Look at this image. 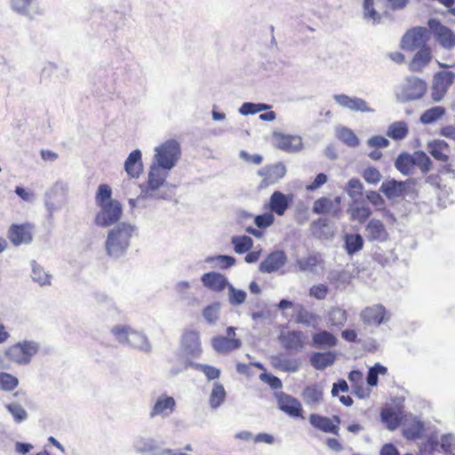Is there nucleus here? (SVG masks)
I'll list each match as a JSON object with an SVG mask.
<instances>
[{
  "mask_svg": "<svg viewBox=\"0 0 455 455\" xmlns=\"http://www.w3.org/2000/svg\"><path fill=\"white\" fill-rule=\"evenodd\" d=\"M32 274L31 277L34 282L39 283L41 286L51 284V276L44 271V269L38 265L36 261H32Z\"/></svg>",
  "mask_w": 455,
  "mask_h": 455,
  "instance_id": "45",
  "label": "nucleus"
},
{
  "mask_svg": "<svg viewBox=\"0 0 455 455\" xmlns=\"http://www.w3.org/2000/svg\"><path fill=\"white\" fill-rule=\"evenodd\" d=\"M275 367L285 372H297L299 369V363L295 359L275 357Z\"/></svg>",
  "mask_w": 455,
  "mask_h": 455,
  "instance_id": "49",
  "label": "nucleus"
},
{
  "mask_svg": "<svg viewBox=\"0 0 455 455\" xmlns=\"http://www.w3.org/2000/svg\"><path fill=\"white\" fill-rule=\"evenodd\" d=\"M313 343L318 347H331L337 344L336 337L327 331H322L313 335Z\"/></svg>",
  "mask_w": 455,
  "mask_h": 455,
  "instance_id": "42",
  "label": "nucleus"
},
{
  "mask_svg": "<svg viewBox=\"0 0 455 455\" xmlns=\"http://www.w3.org/2000/svg\"><path fill=\"white\" fill-rule=\"evenodd\" d=\"M312 210L316 214L330 213L334 218H339L340 213V208H335L334 202L327 197L315 200Z\"/></svg>",
  "mask_w": 455,
  "mask_h": 455,
  "instance_id": "33",
  "label": "nucleus"
},
{
  "mask_svg": "<svg viewBox=\"0 0 455 455\" xmlns=\"http://www.w3.org/2000/svg\"><path fill=\"white\" fill-rule=\"evenodd\" d=\"M455 74L452 71L442 70L433 79L432 97L435 100H441L453 84Z\"/></svg>",
  "mask_w": 455,
  "mask_h": 455,
  "instance_id": "13",
  "label": "nucleus"
},
{
  "mask_svg": "<svg viewBox=\"0 0 455 455\" xmlns=\"http://www.w3.org/2000/svg\"><path fill=\"white\" fill-rule=\"evenodd\" d=\"M212 346L218 354H228L242 346V340L234 337L216 336L212 339Z\"/></svg>",
  "mask_w": 455,
  "mask_h": 455,
  "instance_id": "23",
  "label": "nucleus"
},
{
  "mask_svg": "<svg viewBox=\"0 0 455 455\" xmlns=\"http://www.w3.org/2000/svg\"><path fill=\"white\" fill-rule=\"evenodd\" d=\"M231 243L234 246L235 251L238 254H242L247 252L252 247L253 241L247 235L233 236Z\"/></svg>",
  "mask_w": 455,
  "mask_h": 455,
  "instance_id": "47",
  "label": "nucleus"
},
{
  "mask_svg": "<svg viewBox=\"0 0 455 455\" xmlns=\"http://www.w3.org/2000/svg\"><path fill=\"white\" fill-rule=\"evenodd\" d=\"M272 144L275 148L290 154L298 153L303 148L300 136L285 134L281 132H273Z\"/></svg>",
  "mask_w": 455,
  "mask_h": 455,
  "instance_id": "9",
  "label": "nucleus"
},
{
  "mask_svg": "<svg viewBox=\"0 0 455 455\" xmlns=\"http://www.w3.org/2000/svg\"><path fill=\"white\" fill-rule=\"evenodd\" d=\"M292 200L291 196L275 191L269 199V209L278 216H283Z\"/></svg>",
  "mask_w": 455,
  "mask_h": 455,
  "instance_id": "29",
  "label": "nucleus"
},
{
  "mask_svg": "<svg viewBox=\"0 0 455 455\" xmlns=\"http://www.w3.org/2000/svg\"><path fill=\"white\" fill-rule=\"evenodd\" d=\"M310 230L314 236L317 238H329L332 235L330 227V221L324 218H319L310 225Z\"/></svg>",
  "mask_w": 455,
  "mask_h": 455,
  "instance_id": "34",
  "label": "nucleus"
},
{
  "mask_svg": "<svg viewBox=\"0 0 455 455\" xmlns=\"http://www.w3.org/2000/svg\"><path fill=\"white\" fill-rule=\"evenodd\" d=\"M287 262V256L283 251H275L267 256L260 263L259 271L262 273H273L278 271Z\"/></svg>",
  "mask_w": 455,
  "mask_h": 455,
  "instance_id": "20",
  "label": "nucleus"
},
{
  "mask_svg": "<svg viewBox=\"0 0 455 455\" xmlns=\"http://www.w3.org/2000/svg\"><path fill=\"white\" fill-rule=\"evenodd\" d=\"M387 373V368L380 364L379 363H375L371 367L367 373L366 381L371 387H375L378 384V376L386 375Z\"/></svg>",
  "mask_w": 455,
  "mask_h": 455,
  "instance_id": "50",
  "label": "nucleus"
},
{
  "mask_svg": "<svg viewBox=\"0 0 455 455\" xmlns=\"http://www.w3.org/2000/svg\"><path fill=\"white\" fill-rule=\"evenodd\" d=\"M440 448L445 454H452L455 450V439L451 435L443 436Z\"/></svg>",
  "mask_w": 455,
  "mask_h": 455,
  "instance_id": "64",
  "label": "nucleus"
},
{
  "mask_svg": "<svg viewBox=\"0 0 455 455\" xmlns=\"http://www.w3.org/2000/svg\"><path fill=\"white\" fill-rule=\"evenodd\" d=\"M98 207L100 211L94 218V224L96 226L100 228L110 227L121 219L123 208L119 202H111Z\"/></svg>",
  "mask_w": 455,
  "mask_h": 455,
  "instance_id": "8",
  "label": "nucleus"
},
{
  "mask_svg": "<svg viewBox=\"0 0 455 455\" xmlns=\"http://www.w3.org/2000/svg\"><path fill=\"white\" fill-rule=\"evenodd\" d=\"M33 226L26 224H12L8 230L9 240L15 246L30 243L33 240Z\"/></svg>",
  "mask_w": 455,
  "mask_h": 455,
  "instance_id": "14",
  "label": "nucleus"
},
{
  "mask_svg": "<svg viewBox=\"0 0 455 455\" xmlns=\"http://www.w3.org/2000/svg\"><path fill=\"white\" fill-rule=\"evenodd\" d=\"M205 262L222 268H228L235 265V259L228 255L209 256L205 259Z\"/></svg>",
  "mask_w": 455,
  "mask_h": 455,
  "instance_id": "52",
  "label": "nucleus"
},
{
  "mask_svg": "<svg viewBox=\"0 0 455 455\" xmlns=\"http://www.w3.org/2000/svg\"><path fill=\"white\" fill-rule=\"evenodd\" d=\"M350 215V220L359 223L365 222L371 215V210L366 206L363 202L354 200L347 209Z\"/></svg>",
  "mask_w": 455,
  "mask_h": 455,
  "instance_id": "32",
  "label": "nucleus"
},
{
  "mask_svg": "<svg viewBox=\"0 0 455 455\" xmlns=\"http://www.w3.org/2000/svg\"><path fill=\"white\" fill-rule=\"evenodd\" d=\"M279 339L286 349L299 351L305 346L306 336L300 331H282Z\"/></svg>",
  "mask_w": 455,
  "mask_h": 455,
  "instance_id": "21",
  "label": "nucleus"
},
{
  "mask_svg": "<svg viewBox=\"0 0 455 455\" xmlns=\"http://www.w3.org/2000/svg\"><path fill=\"white\" fill-rule=\"evenodd\" d=\"M395 167L403 175L413 173L416 168H419L424 173L427 172V156L423 151L402 153L397 156Z\"/></svg>",
  "mask_w": 455,
  "mask_h": 455,
  "instance_id": "6",
  "label": "nucleus"
},
{
  "mask_svg": "<svg viewBox=\"0 0 455 455\" xmlns=\"http://www.w3.org/2000/svg\"><path fill=\"white\" fill-rule=\"evenodd\" d=\"M40 344L35 340L24 339L9 346L4 350L5 357L18 365H28L39 352Z\"/></svg>",
  "mask_w": 455,
  "mask_h": 455,
  "instance_id": "3",
  "label": "nucleus"
},
{
  "mask_svg": "<svg viewBox=\"0 0 455 455\" xmlns=\"http://www.w3.org/2000/svg\"><path fill=\"white\" fill-rule=\"evenodd\" d=\"M204 286L214 291H221L230 284L227 277L217 272H208L201 276Z\"/></svg>",
  "mask_w": 455,
  "mask_h": 455,
  "instance_id": "26",
  "label": "nucleus"
},
{
  "mask_svg": "<svg viewBox=\"0 0 455 455\" xmlns=\"http://www.w3.org/2000/svg\"><path fill=\"white\" fill-rule=\"evenodd\" d=\"M111 202H117L112 199V190L107 184H101L99 186L95 196V203L97 206L108 204Z\"/></svg>",
  "mask_w": 455,
  "mask_h": 455,
  "instance_id": "48",
  "label": "nucleus"
},
{
  "mask_svg": "<svg viewBox=\"0 0 455 455\" xmlns=\"http://www.w3.org/2000/svg\"><path fill=\"white\" fill-rule=\"evenodd\" d=\"M220 303L214 302L203 310V316L210 324H215L220 317Z\"/></svg>",
  "mask_w": 455,
  "mask_h": 455,
  "instance_id": "54",
  "label": "nucleus"
},
{
  "mask_svg": "<svg viewBox=\"0 0 455 455\" xmlns=\"http://www.w3.org/2000/svg\"><path fill=\"white\" fill-rule=\"evenodd\" d=\"M363 186L358 179H351L347 185L346 191L347 195L356 200L357 196H361L363 194Z\"/></svg>",
  "mask_w": 455,
  "mask_h": 455,
  "instance_id": "59",
  "label": "nucleus"
},
{
  "mask_svg": "<svg viewBox=\"0 0 455 455\" xmlns=\"http://www.w3.org/2000/svg\"><path fill=\"white\" fill-rule=\"evenodd\" d=\"M364 235L370 242L383 243L387 240L388 233L383 222L377 219L371 220L364 229Z\"/></svg>",
  "mask_w": 455,
  "mask_h": 455,
  "instance_id": "18",
  "label": "nucleus"
},
{
  "mask_svg": "<svg viewBox=\"0 0 455 455\" xmlns=\"http://www.w3.org/2000/svg\"><path fill=\"white\" fill-rule=\"evenodd\" d=\"M182 346L185 352L194 357L201 354L200 335L197 331H188L183 335Z\"/></svg>",
  "mask_w": 455,
  "mask_h": 455,
  "instance_id": "30",
  "label": "nucleus"
},
{
  "mask_svg": "<svg viewBox=\"0 0 455 455\" xmlns=\"http://www.w3.org/2000/svg\"><path fill=\"white\" fill-rule=\"evenodd\" d=\"M427 66V50L416 52L411 61L410 62V69L413 72H421Z\"/></svg>",
  "mask_w": 455,
  "mask_h": 455,
  "instance_id": "53",
  "label": "nucleus"
},
{
  "mask_svg": "<svg viewBox=\"0 0 455 455\" xmlns=\"http://www.w3.org/2000/svg\"><path fill=\"white\" fill-rule=\"evenodd\" d=\"M401 48L411 52L427 50V28L415 27L409 29L401 39Z\"/></svg>",
  "mask_w": 455,
  "mask_h": 455,
  "instance_id": "7",
  "label": "nucleus"
},
{
  "mask_svg": "<svg viewBox=\"0 0 455 455\" xmlns=\"http://www.w3.org/2000/svg\"><path fill=\"white\" fill-rule=\"evenodd\" d=\"M135 229V226L125 222L119 223L111 228L105 242L107 254L112 258L123 256L130 246Z\"/></svg>",
  "mask_w": 455,
  "mask_h": 455,
  "instance_id": "2",
  "label": "nucleus"
},
{
  "mask_svg": "<svg viewBox=\"0 0 455 455\" xmlns=\"http://www.w3.org/2000/svg\"><path fill=\"white\" fill-rule=\"evenodd\" d=\"M336 136L349 148H356L360 144V140L357 136L347 127H338L336 129Z\"/></svg>",
  "mask_w": 455,
  "mask_h": 455,
  "instance_id": "40",
  "label": "nucleus"
},
{
  "mask_svg": "<svg viewBox=\"0 0 455 455\" xmlns=\"http://www.w3.org/2000/svg\"><path fill=\"white\" fill-rule=\"evenodd\" d=\"M388 318L386 308L380 304L367 307L360 313V319L369 326H379Z\"/></svg>",
  "mask_w": 455,
  "mask_h": 455,
  "instance_id": "16",
  "label": "nucleus"
},
{
  "mask_svg": "<svg viewBox=\"0 0 455 455\" xmlns=\"http://www.w3.org/2000/svg\"><path fill=\"white\" fill-rule=\"evenodd\" d=\"M363 179L370 184H377L380 181L382 175L379 170L374 167H368L363 174Z\"/></svg>",
  "mask_w": 455,
  "mask_h": 455,
  "instance_id": "62",
  "label": "nucleus"
},
{
  "mask_svg": "<svg viewBox=\"0 0 455 455\" xmlns=\"http://www.w3.org/2000/svg\"><path fill=\"white\" fill-rule=\"evenodd\" d=\"M381 419L390 430L395 429L402 421L401 413L390 408L382 411Z\"/></svg>",
  "mask_w": 455,
  "mask_h": 455,
  "instance_id": "41",
  "label": "nucleus"
},
{
  "mask_svg": "<svg viewBox=\"0 0 455 455\" xmlns=\"http://www.w3.org/2000/svg\"><path fill=\"white\" fill-rule=\"evenodd\" d=\"M18 384L19 380L16 377L6 372L0 373V387L2 389L10 391L14 389Z\"/></svg>",
  "mask_w": 455,
  "mask_h": 455,
  "instance_id": "60",
  "label": "nucleus"
},
{
  "mask_svg": "<svg viewBox=\"0 0 455 455\" xmlns=\"http://www.w3.org/2000/svg\"><path fill=\"white\" fill-rule=\"evenodd\" d=\"M11 5L15 12L29 19L43 13L40 0H11Z\"/></svg>",
  "mask_w": 455,
  "mask_h": 455,
  "instance_id": "17",
  "label": "nucleus"
},
{
  "mask_svg": "<svg viewBox=\"0 0 455 455\" xmlns=\"http://www.w3.org/2000/svg\"><path fill=\"white\" fill-rule=\"evenodd\" d=\"M409 128L404 121L392 123L387 130V136L394 140H402L407 137Z\"/></svg>",
  "mask_w": 455,
  "mask_h": 455,
  "instance_id": "39",
  "label": "nucleus"
},
{
  "mask_svg": "<svg viewBox=\"0 0 455 455\" xmlns=\"http://www.w3.org/2000/svg\"><path fill=\"white\" fill-rule=\"evenodd\" d=\"M408 184L406 181H397L395 180H388L384 181L379 188L388 199H395L403 196L407 190Z\"/></svg>",
  "mask_w": 455,
  "mask_h": 455,
  "instance_id": "27",
  "label": "nucleus"
},
{
  "mask_svg": "<svg viewBox=\"0 0 455 455\" xmlns=\"http://www.w3.org/2000/svg\"><path fill=\"white\" fill-rule=\"evenodd\" d=\"M309 422L314 427L322 432L336 435H339V427L334 425L332 420L328 417L313 413L309 416Z\"/></svg>",
  "mask_w": 455,
  "mask_h": 455,
  "instance_id": "31",
  "label": "nucleus"
},
{
  "mask_svg": "<svg viewBox=\"0 0 455 455\" xmlns=\"http://www.w3.org/2000/svg\"><path fill=\"white\" fill-rule=\"evenodd\" d=\"M225 397L226 391L223 385L219 382L213 383L209 400L210 406L212 409H217L224 402Z\"/></svg>",
  "mask_w": 455,
  "mask_h": 455,
  "instance_id": "43",
  "label": "nucleus"
},
{
  "mask_svg": "<svg viewBox=\"0 0 455 455\" xmlns=\"http://www.w3.org/2000/svg\"><path fill=\"white\" fill-rule=\"evenodd\" d=\"M296 265L299 271L314 275L320 274L324 267L323 261L321 257L315 253L298 259L296 260Z\"/></svg>",
  "mask_w": 455,
  "mask_h": 455,
  "instance_id": "22",
  "label": "nucleus"
},
{
  "mask_svg": "<svg viewBox=\"0 0 455 455\" xmlns=\"http://www.w3.org/2000/svg\"><path fill=\"white\" fill-rule=\"evenodd\" d=\"M274 215L267 212L256 216L254 219V223L259 228H267L274 223Z\"/></svg>",
  "mask_w": 455,
  "mask_h": 455,
  "instance_id": "63",
  "label": "nucleus"
},
{
  "mask_svg": "<svg viewBox=\"0 0 455 455\" xmlns=\"http://www.w3.org/2000/svg\"><path fill=\"white\" fill-rule=\"evenodd\" d=\"M177 403L172 396L162 394L157 396L152 404L149 411V418L167 419L175 411Z\"/></svg>",
  "mask_w": 455,
  "mask_h": 455,
  "instance_id": "12",
  "label": "nucleus"
},
{
  "mask_svg": "<svg viewBox=\"0 0 455 455\" xmlns=\"http://www.w3.org/2000/svg\"><path fill=\"white\" fill-rule=\"evenodd\" d=\"M142 154L140 149H135L130 153L124 162V170L131 178H139L143 171Z\"/></svg>",
  "mask_w": 455,
  "mask_h": 455,
  "instance_id": "28",
  "label": "nucleus"
},
{
  "mask_svg": "<svg viewBox=\"0 0 455 455\" xmlns=\"http://www.w3.org/2000/svg\"><path fill=\"white\" fill-rule=\"evenodd\" d=\"M191 366L196 371L203 372L208 380H214L220 378V371L212 365L194 363H191Z\"/></svg>",
  "mask_w": 455,
  "mask_h": 455,
  "instance_id": "55",
  "label": "nucleus"
},
{
  "mask_svg": "<svg viewBox=\"0 0 455 455\" xmlns=\"http://www.w3.org/2000/svg\"><path fill=\"white\" fill-rule=\"evenodd\" d=\"M430 154L439 161L447 162L449 159L450 148L443 140H435L428 144Z\"/></svg>",
  "mask_w": 455,
  "mask_h": 455,
  "instance_id": "37",
  "label": "nucleus"
},
{
  "mask_svg": "<svg viewBox=\"0 0 455 455\" xmlns=\"http://www.w3.org/2000/svg\"><path fill=\"white\" fill-rule=\"evenodd\" d=\"M402 427L403 435L411 440L419 438L424 430V424L412 415L404 416Z\"/></svg>",
  "mask_w": 455,
  "mask_h": 455,
  "instance_id": "24",
  "label": "nucleus"
},
{
  "mask_svg": "<svg viewBox=\"0 0 455 455\" xmlns=\"http://www.w3.org/2000/svg\"><path fill=\"white\" fill-rule=\"evenodd\" d=\"M285 173L286 168L283 163H276L259 171V175L263 178V182L267 186L275 183L283 178Z\"/></svg>",
  "mask_w": 455,
  "mask_h": 455,
  "instance_id": "25",
  "label": "nucleus"
},
{
  "mask_svg": "<svg viewBox=\"0 0 455 455\" xmlns=\"http://www.w3.org/2000/svg\"><path fill=\"white\" fill-rule=\"evenodd\" d=\"M347 252L350 255L361 251L363 246V238L359 234H348L345 236Z\"/></svg>",
  "mask_w": 455,
  "mask_h": 455,
  "instance_id": "44",
  "label": "nucleus"
},
{
  "mask_svg": "<svg viewBox=\"0 0 455 455\" xmlns=\"http://www.w3.org/2000/svg\"><path fill=\"white\" fill-rule=\"evenodd\" d=\"M426 89L424 80L411 76L406 80L401 91L396 92V97L401 102L417 100L423 96Z\"/></svg>",
  "mask_w": 455,
  "mask_h": 455,
  "instance_id": "10",
  "label": "nucleus"
},
{
  "mask_svg": "<svg viewBox=\"0 0 455 455\" xmlns=\"http://www.w3.org/2000/svg\"><path fill=\"white\" fill-rule=\"evenodd\" d=\"M329 288L324 283L313 285L309 289V296L316 299H324L328 294Z\"/></svg>",
  "mask_w": 455,
  "mask_h": 455,
  "instance_id": "61",
  "label": "nucleus"
},
{
  "mask_svg": "<svg viewBox=\"0 0 455 455\" xmlns=\"http://www.w3.org/2000/svg\"><path fill=\"white\" fill-rule=\"evenodd\" d=\"M335 354L331 352L314 353L310 357V363L316 370H324L335 361Z\"/></svg>",
  "mask_w": 455,
  "mask_h": 455,
  "instance_id": "36",
  "label": "nucleus"
},
{
  "mask_svg": "<svg viewBox=\"0 0 455 455\" xmlns=\"http://www.w3.org/2000/svg\"><path fill=\"white\" fill-rule=\"evenodd\" d=\"M180 156V144L176 140H167L155 148L148 177L149 188L146 192L148 196L151 195V190L159 189L164 184L171 170L176 166Z\"/></svg>",
  "mask_w": 455,
  "mask_h": 455,
  "instance_id": "1",
  "label": "nucleus"
},
{
  "mask_svg": "<svg viewBox=\"0 0 455 455\" xmlns=\"http://www.w3.org/2000/svg\"><path fill=\"white\" fill-rule=\"evenodd\" d=\"M149 189L148 188V181L147 182V185L144 188H142L140 195L137 198H132L129 199L128 203L131 208H134L141 200L148 199V198H156L161 199L164 198V196L163 194H160L158 192V189L151 190L150 196H148L146 192Z\"/></svg>",
  "mask_w": 455,
  "mask_h": 455,
  "instance_id": "56",
  "label": "nucleus"
},
{
  "mask_svg": "<svg viewBox=\"0 0 455 455\" xmlns=\"http://www.w3.org/2000/svg\"><path fill=\"white\" fill-rule=\"evenodd\" d=\"M296 322L307 326H315L318 322V316L315 314L301 307L297 314Z\"/></svg>",
  "mask_w": 455,
  "mask_h": 455,
  "instance_id": "58",
  "label": "nucleus"
},
{
  "mask_svg": "<svg viewBox=\"0 0 455 455\" xmlns=\"http://www.w3.org/2000/svg\"><path fill=\"white\" fill-rule=\"evenodd\" d=\"M323 395V387L320 384L307 386L302 392V397L307 404H319Z\"/></svg>",
  "mask_w": 455,
  "mask_h": 455,
  "instance_id": "35",
  "label": "nucleus"
},
{
  "mask_svg": "<svg viewBox=\"0 0 455 455\" xmlns=\"http://www.w3.org/2000/svg\"><path fill=\"white\" fill-rule=\"evenodd\" d=\"M428 32L435 40L443 48L451 49L455 45V34L441 24L440 21L431 19L428 20Z\"/></svg>",
  "mask_w": 455,
  "mask_h": 455,
  "instance_id": "11",
  "label": "nucleus"
},
{
  "mask_svg": "<svg viewBox=\"0 0 455 455\" xmlns=\"http://www.w3.org/2000/svg\"><path fill=\"white\" fill-rule=\"evenodd\" d=\"M275 397L281 411L291 417H299L301 415L302 407L296 398L283 392L276 393Z\"/></svg>",
  "mask_w": 455,
  "mask_h": 455,
  "instance_id": "19",
  "label": "nucleus"
},
{
  "mask_svg": "<svg viewBox=\"0 0 455 455\" xmlns=\"http://www.w3.org/2000/svg\"><path fill=\"white\" fill-rule=\"evenodd\" d=\"M111 333L122 345H129L145 353L151 351V345L147 336L128 325H116L112 327Z\"/></svg>",
  "mask_w": 455,
  "mask_h": 455,
  "instance_id": "4",
  "label": "nucleus"
},
{
  "mask_svg": "<svg viewBox=\"0 0 455 455\" xmlns=\"http://www.w3.org/2000/svg\"><path fill=\"white\" fill-rule=\"evenodd\" d=\"M7 411L12 416L16 423H21L28 419L27 411L18 403H11L5 405Z\"/></svg>",
  "mask_w": 455,
  "mask_h": 455,
  "instance_id": "51",
  "label": "nucleus"
},
{
  "mask_svg": "<svg viewBox=\"0 0 455 455\" xmlns=\"http://www.w3.org/2000/svg\"><path fill=\"white\" fill-rule=\"evenodd\" d=\"M333 99L335 102L341 108L349 109L351 111H357L363 113H373L374 109L371 108L368 102L362 98L350 97L347 94H334Z\"/></svg>",
  "mask_w": 455,
  "mask_h": 455,
  "instance_id": "15",
  "label": "nucleus"
},
{
  "mask_svg": "<svg viewBox=\"0 0 455 455\" xmlns=\"http://www.w3.org/2000/svg\"><path fill=\"white\" fill-rule=\"evenodd\" d=\"M328 320L331 325L341 327L347 320V313L340 307H332L328 312Z\"/></svg>",
  "mask_w": 455,
  "mask_h": 455,
  "instance_id": "46",
  "label": "nucleus"
},
{
  "mask_svg": "<svg viewBox=\"0 0 455 455\" xmlns=\"http://www.w3.org/2000/svg\"><path fill=\"white\" fill-rule=\"evenodd\" d=\"M68 184L64 180H57L44 193V203L48 212V218L52 219L53 214L61 210L66 204Z\"/></svg>",
  "mask_w": 455,
  "mask_h": 455,
  "instance_id": "5",
  "label": "nucleus"
},
{
  "mask_svg": "<svg viewBox=\"0 0 455 455\" xmlns=\"http://www.w3.org/2000/svg\"><path fill=\"white\" fill-rule=\"evenodd\" d=\"M136 451L140 453L154 452L155 455L161 450L153 438L138 437L133 442Z\"/></svg>",
  "mask_w": 455,
  "mask_h": 455,
  "instance_id": "38",
  "label": "nucleus"
},
{
  "mask_svg": "<svg viewBox=\"0 0 455 455\" xmlns=\"http://www.w3.org/2000/svg\"><path fill=\"white\" fill-rule=\"evenodd\" d=\"M228 289V301L232 306H239L244 303L247 296L244 291L235 289L232 284H229Z\"/></svg>",
  "mask_w": 455,
  "mask_h": 455,
  "instance_id": "57",
  "label": "nucleus"
}]
</instances>
